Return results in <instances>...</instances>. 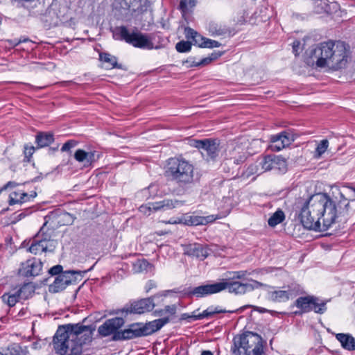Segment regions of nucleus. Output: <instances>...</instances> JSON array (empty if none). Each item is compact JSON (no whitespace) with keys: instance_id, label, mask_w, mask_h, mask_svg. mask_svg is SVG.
Returning <instances> with one entry per match:
<instances>
[{"instance_id":"f257e3e1","label":"nucleus","mask_w":355,"mask_h":355,"mask_svg":"<svg viewBox=\"0 0 355 355\" xmlns=\"http://www.w3.org/2000/svg\"><path fill=\"white\" fill-rule=\"evenodd\" d=\"M354 210L355 200L349 201L341 192L340 199L320 193L303 203L299 218L305 228L322 232L327 231L339 218L341 220Z\"/></svg>"},{"instance_id":"f03ea898","label":"nucleus","mask_w":355,"mask_h":355,"mask_svg":"<svg viewBox=\"0 0 355 355\" xmlns=\"http://www.w3.org/2000/svg\"><path fill=\"white\" fill-rule=\"evenodd\" d=\"M168 322V317H163L146 323H132L125 329L119 330L123 326L125 320L123 318L115 317L105 320L100 325L98 328V333L101 337H107L112 335V340L114 341L132 340L151 335Z\"/></svg>"},{"instance_id":"7ed1b4c3","label":"nucleus","mask_w":355,"mask_h":355,"mask_svg":"<svg viewBox=\"0 0 355 355\" xmlns=\"http://www.w3.org/2000/svg\"><path fill=\"white\" fill-rule=\"evenodd\" d=\"M306 63L312 67L338 71L347 65L348 50L345 42H324L306 52Z\"/></svg>"},{"instance_id":"20e7f679","label":"nucleus","mask_w":355,"mask_h":355,"mask_svg":"<svg viewBox=\"0 0 355 355\" xmlns=\"http://www.w3.org/2000/svg\"><path fill=\"white\" fill-rule=\"evenodd\" d=\"M92 340L89 327L68 324L59 327L53 337V348L60 355H82L83 345Z\"/></svg>"},{"instance_id":"39448f33","label":"nucleus","mask_w":355,"mask_h":355,"mask_svg":"<svg viewBox=\"0 0 355 355\" xmlns=\"http://www.w3.org/2000/svg\"><path fill=\"white\" fill-rule=\"evenodd\" d=\"M262 286H266V285L253 279H250L248 283H242L238 281L223 279L220 282L204 284L184 291V294L189 297L195 296L199 298L220 293L225 289H227L231 293L243 295Z\"/></svg>"},{"instance_id":"423d86ee","label":"nucleus","mask_w":355,"mask_h":355,"mask_svg":"<svg viewBox=\"0 0 355 355\" xmlns=\"http://www.w3.org/2000/svg\"><path fill=\"white\" fill-rule=\"evenodd\" d=\"M165 175L181 187L191 184L197 180L195 178L193 166L184 159L176 157L168 160Z\"/></svg>"},{"instance_id":"0eeeda50","label":"nucleus","mask_w":355,"mask_h":355,"mask_svg":"<svg viewBox=\"0 0 355 355\" xmlns=\"http://www.w3.org/2000/svg\"><path fill=\"white\" fill-rule=\"evenodd\" d=\"M242 349L245 355H261L263 353L262 338L256 333L247 331L243 335L234 338V355H241Z\"/></svg>"},{"instance_id":"6e6552de","label":"nucleus","mask_w":355,"mask_h":355,"mask_svg":"<svg viewBox=\"0 0 355 355\" xmlns=\"http://www.w3.org/2000/svg\"><path fill=\"white\" fill-rule=\"evenodd\" d=\"M248 146V141L246 139L229 142L224 152V164L239 165L243 163L249 155Z\"/></svg>"},{"instance_id":"1a4fd4ad","label":"nucleus","mask_w":355,"mask_h":355,"mask_svg":"<svg viewBox=\"0 0 355 355\" xmlns=\"http://www.w3.org/2000/svg\"><path fill=\"white\" fill-rule=\"evenodd\" d=\"M114 35H119L121 40H124L134 47L144 49H153L154 48L153 43L148 35L139 31L137 28H135L130 33L125 26H121L115 28Z\"/></svg>"},{"instance_id":"9d476101","label":"nucleus","mask_w":355,"mask_h":355,"mask_svg":"<svg viewBox=\"0 0 355 355\" xmlns=\"http://www.w3.org/2000/svg\"><path fill=\"white\" fill-rule=\"evenodd\" d=\"M189 145L198 148L207 161L215 160L220 153V141L216 139H191Z\"/></svg>"},{"instance_id":"9b49d317","label":"nucleus","mask_w":355,"mask_h":355,"mask_svg":"<svg viewBox=\"0 0 355 355\" xmlns=\"http://www.w3.org/2000/svg\"><path fill=\"white\" fill-rule=\"evenodd\" d=\"M87 270H67L63 272L55 278L54 282L49 286L51 293H58L67 288L69 284L75 283L78 277L82 278Z\"/></svg>"},{"instance_id":"f8f14e48","label":"nucleus","mask_w":355,"mask_h":355,"mask_svg":"<svg viewBox=\"0 0 355 355\" xmlns=\"http://www.w3.org/2000/svg\"><path fill=\"white\" fill-rule=\"evenodd\" d=\"M162 295H155L151 297L144 298L138 301L132 302L126 308L127 313L142 314L149 312L153 309L157 304L155 302L156 299H159Z\"/></svg>"},{"instance_id":"ddd939ff","label":"nucleus","mask_w":355,"mask_h":355,"mask_svg":"<svg viewBox=\"0 0 355 355\" xmlns=\"http://www.w3.org/2000/svg\"><path fill=\"white\" fill-rule=\"evenodd\" d=\"M57 242L45 236L41 239L34 240L28 248L31 253L38 254L42 252H52L56 248Z\"/></svg>"},{"instance_id":"4468645a","label":"nucleus","mask_w":355,"mask_h":355,"mask_svg":"<svg viewBox=\"0 0 355 355\" xmlns=\"http://www.w3.org/2000/svg\"><path fill=\"white\" fill-rule=\"evenodd\" d=\"M42 267L41 260L33 257L21 263L19 274L25 277H36L40 274Z\"/></svg>"},{"instance_id":"2eb2a0df","label":"nucleus","mask_w":355,"mask_h":355,"mask_svg":"<svg viewBox=\"0 0 355 355\" xmlns=\"http://www.w3.org/2000/svg\"><path fill=\"white\" fill-rule=\"evenodd\" d=\"M295 140V136L289 131H283L272 135L270 138V148L274 151H279L288 146Z\"/></svg>"},{"instance_id":"dca6fc26","label":"nucleus","mask_w":355,"mask_h":355,"mask_svg":"<svg viewBox=\"0 0 355 355\" xmlns=\"http://www.w3.org/2000/svg\"><path fill=\"white\" fill-rule=\"evenodd\" d=\"M284 290H275L268 292V298L269 300L275 302H284L290 298H293L297 295L295 288L291 286H284Z\"/></svg>"},{"instance_id":"f3484780","label":"nucleus","mask_w":355,"mask_h":355,"mask_svg":"<svg viewBox=\"0 0 355 355\" xmlns=\"http://www.w3.org/2000/svg\"><path fill=\"white\" fill-rule=\"evenodd\" d=\"M74 158L77 162L84 163L85 166H89L99 158V155L95 150L86 152L83 149H78L74 153Z\"/></svg>"},{"instance_id":"a211bd4d","label":"nucleus","mask_w":355,"mask_h":355,"mask_svg":"<svg viewBox=\"0 0 355 355\" xmlns=\"http://www.w3.org/2000/svg\"><path fill=\"white\" fill-rule=\"evenodd\" d=\"M216 219V217H215L214 215L207 216H184L182 221L187 225H200L211 223Z\"/></svg>"},{"instance_id":"6ab92c4d","label":"nucleus","mask_w":355,"mask_h":355,"mask_svg":"<svg viewBox=\"0 0 355 355\" xmlns=\"http://www.w3.org/2000/svg\"><path fill=\"white\" fill-rule=\"evenodd\" d=\"M39 15L41 21L45 24L46 26L51 27L58 23V15L52 6H49L44 13H40Z\"/></svg>"},{"instance_id":"aec40b11","label":"nucleus","mask_w":355,"mask_h":355,"mask_svg":"<svg viewBox=\"0 0 355 355\" xmlns=\"http://www.w3.org/2000/svg\"><path fill=\"white\" fill-rule=\"evenodd\" d=\"M179 205H182V202L178 200L164 199L162 201L151 202V207H150V208H152L154 211H167L176 207Z\"/></svg>"},{"instance_id":"412c9836","label":"nucleus","mask_w":355,"mask_h":355,"mask_svg":"<svg viewBox=\"0 0 355 355\" xmlns=\"http://www.w3.org/2000/svg\"><path fill=\"white\" fill-rule=\"evenodd\" d=\"M0 355H28L26 347H23L18 343H12L7 347L0 350Z\"/></svg>"},{"instance_id":"4be33fe9","label":"nucleus","mask_w":355,"mask_h":355,"mask_svg":"<svg viewBox=\"0 0 355 355\" xmlns=\"http://www.w3.org/2000/svg\"><path fill=\"white\" fill-rule=\"evenodd\" d=\"M197 0H180L178 9L185 20L191 15L196 6Z\"/></svg>"},{"instance_id":"5701e85b","label":"nucleus","mask_w":355,"mask_h":355,"mask_svg":"<svg viewBox=\"0 0 355 355\" xmlns=\"http://www.w3.org/2000/svg\"><path fill=\"white\" fill-rule=\"evenodd\" d=\"M315 302V296L300 297L295 301V306L303 313H308L313 310L312 304Z\"/></svg>"},{"instance_id":"b1692460","label":"nucleus","mask_w":355,"mask_h":355,"mask_svg":"<svg viewBox=\"0 0 355 355\" xmlns=\"http://www.w3.org/2000/svg\"><path fill=\"white\" fill-rule=\"evenodd\" d=\"M337 340L340 343L341 346L348 351L355 350V338L349 334H337Z\"/></svg>"},{"instance_id":"393cba45","label":"nucleus","mask_w":355,"mask_h":355,"mask_svg":"<svg viewBox=\"0 0 355 355\" xmlns=\"http://www.w3.org/2000/svg\"><path fill=\"white\" fill-rule=\"evenodd\" d=\"M207 31L212 36H221L230 33V30L226 26L214 21L208 24Z\"/></svg>"},{"instance_id":"a878e982","label":"nucleus","mask_w":355,"mask_h":355,"mask_svg":"<svg viewBox=\"0 0 355 355\" xmlns=\"http://www.w3.org/2000/svg\"><path fill=\"white\" fill-rule=\"evenodd\" d=\"M187 254L200 259H205L208 255L207 250L199 243L189 245L187 248Z\"/></svg>"},{"instance_id":"bb28decb","label":"nucleus","mask_w":355,"mask_h":355,"mask_svg":"<svg viewBox=\"0 0 355 355\" xmlns=\"http://www.w3.org/2000/svg\"><path fill=\"white\" fill-rule=\"evenodd\" d=\"M234 311H227L225 309H221L220 306H210L205 310L202 313H199L197 316H193L198 320H202L203 318H211L216 313H233Z\"/></svg>"},{"instance_id":"cd10ccee","label":"nucleus","mask_w":355,"mask_h":355,"mask_svg":"<svg viewBox=\"0 0 355 355\" xmlns=\"http://www.w3.org/2000/svg\"><path fill=\"white\" fill-rule=\"evenodd\" d=\"M54 141L53 135L47 132H40L37 135L35 141L37 148H44L52 144Z\"/></svg>"},{"instance_id":"c85d7f7f","label":"nucleus","mask_w":355,"mask_h":355,"mask_svg":"<svg viewBox=\"0 0 355 355\" xmlns=\"http://www.w3.org/2000/svg\"><path fill=\"white\" fill-rule=\"evenodd\" d=\"M20 300H27L31 297L35 292L34 287L31 283L24 284L18 290H15Z\"/></svg>"},{"instance_id":"c756f323","label":"nucleus","mask_w":355,"mask_h":355,"mask_svg":"<svg viewBox=\"0 0 355 355\" xmlns=\"http://www.w3.org/2000/svg\"><path fill=\"white\" fill-rule=\"evenodd\" d=\"M1 299L3 303L6 304L10 307L14 306L20 300V298L16 291H12L10 293H4L1 296Z\"/></svg>"},{"instance_id":"7c9ffc66","label":"nucleus","mask_w":355,"mask_h":355,"mask_svg":"<svg viewBox=\"0 0 355 355\" xmlns=\"http://www.w3.org/2000/svg\"><path fill=\"white\" fill-rule=\"evenodd\" d=\"M100 60L109 64L111 69H122V65L117 63V58L107 53H101L99 54Z\"/></svg>"},{"instance_id":"2f4dec72","label":"nucleus","mask_w":355,"mask_h":355,"mask_svg":"<svg viewBox=\"0 0 355 355\" xmlns=\"http://www.w3.org/2000/svg\"><path fill=\"white\" fill-rule=\"evenodd\" d=\"M284 218V213L282 210L278 209L269 218L268 223L270 227H275L277 225L281 223Z\"/></svg>"},{"instance_id":"473e14b6","label":"nucleus","mask_w":355,"mask_h":355,"mask_svg":"<svg viewBox=\"0 0 355 355\" xmlns=\"http://www.w3.org/2000/svg\"><path fill=\"white\" fill-rule=\"evenodd\" d=\"M28 193L24 192H13L10 196V205L23 203L27 201Z\"/></svg>"},{"instance_id":"72a5a7b5","label":"nucleus","mask_w":355,"mask_h":355,"mask_svg":"<svg viewBox=\"0 0 355 355\" xmlns=\"http://www.w3.org/2000/svg\"><path fill=\"white\" fill-rule=\"evenodd\" d=\"M273 170L284 173L287 170V165L285 159L279 156H274Z\"/></svg>"},{"instance_id":"f704fd0d","label":"nucleus","mask_w":355,"mask_h":355,"mask_svg":"<svg viewBox=\"0 0 355 355\" xmlns=\"http://www.w3.org/2000/svg\"><path fill=\"white\" fill-rule=\"evenodd\" d=\"M125 1L134 12H142L145 10L146 0H125Z\"/></svg>"},{"instance_id":"c9c22d12","label":"nucleus","mask_w":355,"mask_h":355,"mask_svg":"<svg viewBox=\"0 0 355 355\" xmlns=\"http://www.w3.org/2000/svg\"><path fill=\"white\" fill-rule=\"evenodd\" d=\"M315 302L312 304L313 310L316 313L322 314L327 311V301L320 300L315 297Z\"/></svg>"},{"instance_id":"e433bc0d","label":"nucleus","mask_w":355,"mask_h":355,"mask_svg":"<svg viewBox=\"0 0 355 355\" xmlns=\"http://www.w3.org/2000/svg\"><path fill=\"white\" fill-rule=\"evenodd\" d=\"M184 34H185V37L188 40H190V39L193 40L195 44L198 45V44H200L199 41H200V40H201L202 37L193 28H191L190 27L185 28Z\"/></svg>"},{"instance_id":"4c0bfd02","label":"nucleus","mask_w":355,"mask_h":355,"mask_svg":"<svg viewBox=\"0 0 355 355\" xmlns=\"http://www.w3.org/2000/svg\"><path fill=\"white\" fill-rule=\"evenodd\" d=\"M260 165L265 171L273 170L274 156L268 155L265 157L260 162Z\"/></svg>"},{"instance_id":"58836bf2","label":"nucleus","mask_w":355,"mask_h":355,"mask_svg":"<svg viewBox=\"0 0 355 355\" xmlns=\"http://www.w3.org/2000/svg\"><path fill=\"white\" fill-rule=\"evenodd\" d=\"M248 274L246 270H239V271H232L228 272L226 275V278L227 279L233 280L235 279H241L245 278V277Z\"/></svg>"},{"instance_id":"ea45409f","label":"nucleus","mask_w":355,"mask_h":355,"mask_svg":"<svg viewBox=\"0 0 355 355\" xmlns=\"http://www.w3.org/2000/svg\"><path fill=\"white\" fill-rule=\"evenodd\" d=\"M201 40H202L203 42L202 43L198 44V46L202 48H215L219 47L221 45V44L218 41L202 37H201Z\"/></svg>"},{"instance_id":"a19ab883","label":"nucleus","mask_w":355,"mask_h":355,"mask_svg":"<svg viewBox=\"0 0 355 355\" xmlns=\"http://www.w3.org/2000/svg\"><path fill=\"white\" fill-rule=\"evenodd\" d=\"M329 142L327 139L322 140L315 148V157H320L327 150Z\"/></svg>"},{"instance_id":"79ce46f5","label":"nucleus","mask_w":355,"mask_h":355,"mask_svg":"<svg viewBox=\"0 0 355 355\" xmlns=\"http://www.w3.org/2000/svg\"><path fill=\"white\" fill-rule=\"evenodd\" d=\"M175 48L180 53L189 52L191 49V43L189 41H180L176 44Z\"/></svg>"},{"instance_id":"37998d69","label":"nucleus","mask_w":355,"mask_h":355,"mask_svg":"<svg viewBox=\"0 0 355 355\" xmlns=\"http://www.w3.org/2000/svg\"><path fill=\"white\" fill-rule=\"evenodd\" d=\"M313 3L315 6V12L317 13H322L323 12H328V4L322 0H313Z\"/></svg>"},{"instance_id":"c03bdc74","label":"nucleus","mask_w":355,"mask_h":355,"mask_svg":"<svg viewBox=\"0 0 355 355\" xmlns=\"http://www.w3.org/2000/svg\"><path fill=\"white\" fill-rule=\"evenodd\" d=\"M149 266H150V264L146 260H139L134 265L137 272L147 270Z\"/></svg>"},{"instance_id":"a18cd8bd","label":"nucleus","mask_w":355,"mask_h":355,"mask_svg":"<svg viewBox=\"0 0 355 355\" xmlns=\"http://www.w3.org/2000/svg\"><path fill=\"white\" fill-rule=\"evenodd\" d=\"M215 58L212 57H207L202 59L199 62H193L192 64H190L191 67H199V66H205L210 63Z\"/></svg>"},{"instance_id":"49530a36","label":"nucleus","mask_w":355,"mask_h":355,"mask_svg":"<svg viewBox=\"0 0 355 355\" xmlns=\"http://www.w3.org/2000/svg\"><path fill=\"white\" fill-rule=\"evenodd\" d=\"M78 142L75 140H69L65 142L61 148V151L68 152L77 145Z\"/></svg>"},{"instance_id":"de8ad7c7","label":"nucleus","mask_w":355,"mask_h":355,"mask_svg":"<svg viewBox=\"0 0 355 355\" xmlns=\"http://www.w3.org/2000/svg\"><path fill=\"white\" fill-rule=\"evenodd\" d=\"M258 171H259V168L257 167V165L255 164H251L250 165L246 171L244 173L243 175H245L247 178H248L249 176H250L251 175H253V174H255V173H258Z\"/></svg>"},{"instance_id":"09e8293b","label":"nucleus","mask_w":355,"mask_h":355,"mask_svg":"<svg viewBox=\"0 0 355 355\" xmlns=\"http://www.w3.org/2000/svg\"><path fill=\"white\" fill-rule=\"evenodd\" d=\"M62 267L60 265H56L49 269V273L51 275H59L62 273Z\"/></svg>"},{"instance_id":"8fccbe9b","label":"nucleus","mask_w":355,"mask_h":355,"mask_svg":"<svg viewBox=\"0 0 355 355\" xmlns=\"http://www.w3.org/2000/svg\"><path fill=\"white\" fill-rule=\"evenodd\" d=\"M196 311H193L191 315L189 313H182L180 316L181 320H187L188 322H191L192 321L198 320L196 318L193 316H197L198 314L196 313Z\"/></svg>"},{"instance_id":"3c124183","label":"nucleus","mask_w":355,"mask_h":355,"mask_svg":"<svg viewBox=\"0 0 355 355\" xmlns=\"http://www.w3.org/2000/svg\"><path fill=\"white\" fill-rule=\"evenodd\" d=\"M176 310H177V306L175 304L166 306L165 308L164 309V311H165L166 315L168 314V315H171L175 314Z\"/></svg>"},{"instance_id":"603ef678","label":"nucleus","mask_w":355,"mask_h":355,"mask_svg":"<svg viewBox=\"0 0 355 355\" xmlns=\"http://www.w3.org/2000/svg\"><path fill=\"white\" fill-rule=\"evenodd\" d=\"M35 148L33 146H26L24 147L25 157L27 158L31 157L32 156V155L33 154V153L35 152Z\"/></svg>"},{"instance_id":"864d4df0","label":"nucleus","mask_w":355,"mask_h":355,"mask_svg":"<svg viewBox=\"0 0 355 355\" xmlns=\"http://www.w3.org/2000/svg\"><path fill=\"white\" fill-rule=\"evenodd\" d=\"M151 207V203H149L148 205H141L139 207V211L141 213H144V214L149 215L150 214L151 210H153L152 208H150Z\"/></svg>"},{"instance_id":"5fc2aeb1","label":"nucleus","mask_w":355,"mask_h":355,"mask_svg":"<svg viewBox=\"0 0 355 355\" xmlns=\"http://www.w3.org/2000/svg\"><path fill=\"white\" fill-rule=\"evenodd\" d=\"M165 315L166 314L164 309H157L153 312V315L155 317H162Z\"/></svg>"},{"instance_id":"6e6d98bb","label":"nucleus","mask_w":355,"mask_h":355,"mask_svg":"<svg viewBox=\"0 0 355 355\" xmlns=\"http://www.w3.org/2000/svg\"><path fill=\"white\" fill-rule=\"evenodd\" d=\"M10 44L13 45V46H17L19 45V44L21 43V40H11L10 42Z\"/></svg>"},{"instance_id":"4d7b16f0","label":"nucleus","mask_w":355,"mask_h":355,"mask_svg":"<svg viewBox=\"0 0 355 355\" xmlns=\"http://www.w3.org/2000/svg\"><path fill=\"white\" fill-rule=\"evenodd\" d=\"M299 46H300V42L297 41V42H293V49L294 52H295V53L297 52V49L299 47Z\"/></svg>"},{"instance_id":"13d9d810","label":"nucleus","mask_w":355,"mask_h":355,"mask_svg":"<svg viewBox=\"0 0 355 355\" xmlns=\"http://www.w3.org/2000/svg\"><path fill=\"white\" fill-rule=\"evenodd\" d=\"M16 185V183L14 182H8L6 186H5V188H8V187H13Z\"/></svg>"},{"instance_id":"bf43d9fd","label":"nucleus","mask_w":355,"mask_h":355,"mask_svg":"<svg viewBox=\"0 0 355 355\" xmlns=\"http://www.w3.org/2000/svg\"><path fill=\"white\" fill-rule=\"evenodd\" d=\"M33 349H39V348H41V346L40 345V343L39 342H35L33 343Z\"/></svg>"},{"instance_id":"052dcab7","label":"nucleus","mask_w":355,"mask_h":355,"mask_svg":"<svg viewBox=\"0 0 355 355\" xmlns=\"http://www.w3.org/2000/svg\"><path fill=\"white\" fill-rule=\"evenodd\" d=\"M200 355H214L211 351L205 350L202 351Z\"/></svg>"},{"instance_id":"680f3d73","label":"nucleus","mask_w":355,"mask_h":355,"mask_svg":"<svg viewBox=\"0 0 355 355\" xmlns=\"http://www.w3.org/2000/svg\"><path fill=\"white\" fill-rule=\"evenodd\" d=\"M37 193L36 192H34L33 193H32L31 195L28 196V198H26L27 199V201L31 198H35L36 196Z\"/></svg>"},{"instance_id":"e2e57ef3","label":"nucleus","mask_w":355,"mask_h":355,"mask_svg":"<svg viewBox=\"0 0 355 355\" xmlns=\"http://www.w3.org/2000/svg\"><path fill=\"white\" fill-rule=\"evenodd\" d=\"M257 310H259L260 312L261 313H264V312H266L267 310L266 309H263V308H257Z\"/></svg>"},{"instance_id":"0e129e2a","label":"nucleus","mask_w":355,"mask_h":355,"mask_svg":"<svg viewBox=\"0 0 355 355\" xmlns=\"http://www.w3.org/2000/svg\"><path fill=\"white\" fill-rule=\"evenodd\" d=\"M44 230H45L44 226H43L42 227H41V229H40V234H44Z\"/></svg>"},{"instance_id":"69168bd1","label":"nucleus","mask_w":355,"mask_h":355,"mask_svg":"<svg viewBox=\"0 0 355 355\" xmlns=\"http://www.w3.org/2000/svg\"><path fill=\"white\" fill-rule=\"evenodd\" d=\"M28 41V39H24L23 40H21V42H26Z\"/></svg>"},{"instance_id":"338daca9","label":"nucleus","mask_w":355,"mask_h":355,"mask_svg":"<svg viewBox=\"0 0 355 355\" xmlns=\"http://www.w3.org/2000/svg\"><path fill=\"white\" fill-rule=\"evenodd\" d=\"M173 291H167L166 293L173 292Z\"/></svg>"}]
</instances>
